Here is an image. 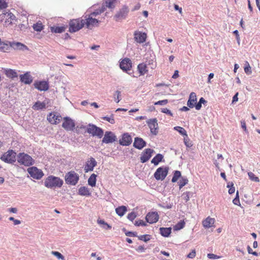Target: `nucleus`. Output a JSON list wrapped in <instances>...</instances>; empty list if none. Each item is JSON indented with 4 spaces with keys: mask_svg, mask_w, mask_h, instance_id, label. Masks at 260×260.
Here are the masks:
<instances>
[{
    "mask_svg": "<svg viewBox=\"0 0 260 260\" xmlns=\"http://www.w3.org/2000/svg\"><path fill=\"white\" fill-rule=\"evenodd\" d=\"M63 183L59 177L50 175L44 181V185L48 188H60Z\"/></svg>",
    "mask_w": 260,
    "mask_h": 260,
    "instance_id": "nucleus-1",
    "label": "nucleus"
},
{
    "mask_svg": "<svg viewBox=\"0 0 260 260\" xmlns=\"http://www.w3.org/2000/svg\"><path fill=\"white\" fill-rule=\"evenodd\" d=\"M17 160L20 165L30 167L35 164V160L29 155L24 152L19 153L17 155Z\"/></svg>",
    "mask_w": 260,
    "mask_h": 260,
    "instance_id": "nucleus-2",
    "label": "nucleus"
},
{
    "mask_svg": "<svg viewBox=\"0 0 260 260\" xmlns=\"http://www.w3.org/2000/svg\"><path fill=\"white\" fill-rule=\"evenodd\" d=\"M84 22L85 20L81 18L70 20L69 31L71 33L78 31L84 26Z\"/></svg>",
    "mask_w": 260,
    "mask_h": 260,
    "instance_id": "nucleus-3",
    "label": "nucleus"
},
{
    "mask_svg": "<svg viewBox=\"0 0 260 260\" xmlns=\"http://www.w3.org/2000/svg\"><path fill=\"white\" fill-rule=\"evenodd\" d=\"M86 132L92 136H96L101 138L104 135V131L102 128L98 127L93 124H89L86 128Z\"/></svg>",
    "mask_w": 260,
    "mask_h": 260,
    "instance_id": "nucleus-4",
    "label": "nucleus"
},
{
    "mask_svg": "<svg viewBox=\"0 0 260 260\" xmlns=\"http://www.w3.org/2000/svg\"><path fill=\"white\" fill-rule=\"evenodd\" d=\"M16 153L13 150H9L3 154L1 159L5 162L8 164H14L16 160Z\"/></svg>",
    "mask_w": 260,
    "mask_h": 260,
    "instance_id": "nucleus-5",
    "label": "nucleus"
},
{
    "mask_svg": "<svg viewBox=\"0 0 260 260\" xmlns=\"http://www.w3.org/2000/svg\"><path fill=\"white\" fill-rule=\"evenodd\" d=\"M79 176L74 171L68 172L65 176V181L67 184L75 185L78 182Z\"/></svg>",
    "mask_w": 260,
    "mask_h": 260,
    "instance_id": "nucleus-6",
    "label": "nucleus"
},
{
    "mask_svg": "<svg viewBox=\"0 0 260 260\" xmlns=\"http://www.w3.org/2000/svg\"><path fill=\"white\" fill-rule=\"evenodd\" d=\"M128 13V7L124 5L115 15L114 19L117 22L121 21L127 18Z\"/></svg>",
    "mask_w": 260,
    "mask_h": 260,
    "instance_id": "nucleus-7",
    "label": "nucleus"
},
{
    "mask_svg": "<svg viewBox=\"0 0 260 260\" xmlns=\"http://www.w3.org/2000/svg\"><path fill=\"white\" fill-rule=\"evenodd\" d=\"M169 168L160 167L157 169L154 174V177L157 180H163L168 174Z\"/></svg>",
    "mask_w": 260,
    "mask_h": 260,
    "instance_id": "nucleus-8",
    "label": "nucleus"
},
{
    "mask_svg": "<svg viewBox=\"0 0 260 260\" xmlns=\"http://www.w3.org/2000/svg\"><path fill=\"white\" fill-rule=\"evenodd\" d=\"M27 172L34 179L39 180L44 176L43 171L36 167H31L27 169Z\"/></svg>",
    "mask_w": 260,
    "mask_h": 260,
    "instance_id": "nucleus-9",
    "label": "nucleus"
},
{
    "mask_svg": "<svg viewBox=\"0 0 260 260\" xmlns=\"http://www.w3.org/2000/svg\"><path fill=\"white\" fill-rule=\"evenodd\" d=\"M84 18V25H85L87 28L91 29L93 27L98 26L100 21L97 19L93 18V17L88 14H86Z\"/></svg>",
    "mask_w": 260,
    "mask_h": 260,
    "instance_id": "nucleus-10",
    "label": "nucleus"
},
{
    "mask_svg": "<svg viewBox=\"0 0 260 260\" xmlns=\"http://www.w3.org/2000/svg\"><path fill=\"white\" fill-rule=\"evenodd\" d=\"M117 140V137L114 133L111 131H106L102 142L103 143L109 144L116 141Z\"/></svg>",
    "mask_w": 260,
    "mask_h": 260,
    "instance_id": "nucleus-11",
    "label": "nucleus"
},
{
    "mask_svg": "<svg viewBox=\"0 0 260 260\" xmlns=\"http://www.w3.org/2000/svg\"><path fill=\"white\" fill-rule=\"evenodd\" d=\"M147 123L150 129L151 133L156 136L158 134V125L156 118L150 119L147 121Z\"/></svg>",
    "mask_w": 260,
    "mask_h": 260,
    "instance_id": "nucleus-12",
    "label": "nucleus"
},
{
    "mask_svg": "<svg viewBox=\"0 0 260 260\" xmlns=\"http://www.w3.org/2000/svg\"><path fill=\"white\" fill-rule=\"evenodd\" d=\"M154 152L153 149L150 148L145 149L142 153L140 156V161L142 163H145L149 160Z\"/></svg>",
    "mask_w": 260,
    "mask_h": 260,
    "instance_id": "nucleus-13",
    "label": "nucleus"
},
{
    "mask_svg": "<svg viewBox=\"0 0 260 260\" xmlns=\"http://www.w3.org/2000/svg\"><path fill=\"white\" fill-rule=\"evenodd\" d=\"M15 16L13 13L10 12L3 13L2 14L0 15V21H3L5 20V22L6 23H8L9 24H11V21L15 20Z\"/></svg>",
    "mask_w": 260,
    "mask_h": 260,
    "instance_id": "nucleus-14",
    "label": "nucleus"
},
{
    "mask_svg": "<svg viewBox=\"0 0 260 260\" xmlns=\"http://www.w3.org/2000/svg\"><path fill=\"white\" fill-rule=\"evenodd\" d=\"M120 69L127 73L130 71L132 68V63L131 60L128 58H125L120 62Z\"/></svg>",
    "mask_w": 260,
    "mask_h": 260,
    "instance_id": "nucleus-15",
    "label": "nucleus"
},
{
    "mask_svg": "<svg viewBox=\"0 0 260 260\" xmlns=\"http://www.w3.org/2000/svg\"><path fill=\"white\" fill-rule=\"evenodd\" d=\"M62 126L67 131H72L75 126L74 121L69 117L64 118V121Z\"/></svg>",
    "mask_w": 260,
    "mask_h": 260,
    "instance_id": "nucleus-16",
    "label": "nucleus"
},
{
    "mask_svg": "<svg viewBox=\"0 0 260 260\" xmlns=\"http://www.w3.org/2000/svg\"><path fill=\"white\" fill-rule=\"evenodd\" d=\"M34 85L35 88L40 91H47L49 87L48 82L46 81H36Z\"/></svg>",
    "mask_w": 260,
    "mask_h": 260,
    "instance_id": "nucleus-17",
    "label": "nucleus"
},
{
    "mask_svg": "<svg viewBox=\"0 0 260 260\" xmlns=\"http://www.w3.org/2000/svg\"><path fill=\"white\" fill-rule=\"evenodd\" d=\"M159 218V215L156 212H152L148 213L145 219L147 222L149 223H153L156 222Z\"/></svg>",
    "mask_w": 260,
    "mask_h": 260,
    "instance_id": "nucleus-18",
    "label": "nucleus"
},
{
    "mask_svg": "<svg viewBox=\"0 0 260 260\" xmlns=\"http://www.w3.org/2000/svg\"><path fill=\"white\" fill-rule=\"evenodd\" d=\"M132 142V138L128 133H124L121 139L119 140V144L122 146H129Z\"/></svg>",
    "mask_w": 260,
    "mask_h": 260,
    "instance_id": "nucleus-19",
    "label": "nucleus"
},
{
    "mask_svg": "<svg viewBox=\"0 0 260 260\" xmlns=\"http://www.w3.org/2000/svg\"><path fill=\"white\" fill-rule=\"evenodd\" d=\"M97 165V162L93 157H90L88 160L84 167V171L85 173L93 171L94 168Z\"/></svg>",
    "mask_w": 260,
    "mask_h": 260,
    "instance_id": "nucleus-20",
    "label": "nucleus"
},
{
    "mask_svg": "<svg viewBox=\"0 0 260 260\" xmlns=\"http://www.w3.org/2000/svg\"><path fill=\"white\" fill-rule=\"evenodd\" d=\"M133 146L135 148L141 150L146 146V142L141 138L136 137L134 139Z\"/></svg>",
    "mask_w": 260,
    "mask_h": 260,
    "instance_id": "nucleus-21",
    "label": "nucleus"
},
{
    "mask_svg": "<svg viewBox=\"0 0 260 260\" xmlns=\"http://www.w3.org/2000/svg\"><path fill=\"white\" fill-rule=\"evenodd\" d=\"M147 38V35L145 32L141 31H135L134 33L135 40L138 43H143L145 42Z\"/></svg>",
    "mask_w": 260,
    "mask_h": 260,
    "instance_id": "nucleus-22",
    "label": "nucleus"
},
{
    "mask_svg": "<svg viewBox=\"0 0 260 260\" xmlns=\"http://www.w3.org/2000/svg\"><path fill=\"white\" fill-rule=\"evenodd\" d=\"M61 119V116L59 114H56L54 113H50L47 116V120L53 124L58 123Z\"/></svg>",
    "mask_w": 260,
    "mask_h": 260,
    "instance_id": "nucleus-23",
    "label": "nucleus"
},
{
    "mask_svg": "<svg viewBox=\"0 0 260 260\" xmlns=\"http://www.w3.org/2000/svg\"><path fill=\"white\" fill-rule=\"evenodd\" d=\"M19 78L20 81L25 84H30L33 80L32 77L28 72L20 75Z\"/></svg>",
    "mask_w": 260,
    "mask_h": 260,
    "instance_id": "nucleus-24",
    "label": "nucleus"
},
{
    "mask_svg": "<svg viewBox=\"0 0 260 260\" xmlns=\"http://www.w3.org/2000/svg\"><path fill=\"white\" fill-rule=\"evenodd\" d=\"M197 99L196 93L192 92L190 93L189 99L187 102V106L190 108H192L194 107V104L197 102Z\"/></svg>",
    "mask_w": 260,
    "mask_h": 260,
    "instance_id": "nucleus-25",
    "label": "nucleus"
},
{
    "mask_svg": "<svg viewBox=\"0 0 260 260\" xmlns=\"http://www.w3.org/2000/svg\"><path fill=\"white\" fill-rule=\"evenodd\" d=\"M48 100H45L43 102L40 101L36 102L32 106V109L35 110H40L46 108V105L48 103Z\"/></svg>",
    "mask_w": 260,
    "mask_h": 260,
    "instance_id": "nucleus-26",
    "label": "nucleus"
},
{
    "mask_svg": "<svg viewBox=\"0 0 260 260\" xmlns=\"http://www.w3.org/2000/svg\"><path fill=\"white\" fill-rule=\"evenodd\" d=\"M105 6L103 5L101 8L96 9L94 11H92V8H90L88 10L87 12L90 13L89 15H90L92 17H96V16L103 13L105 11Z\"/></svg>",
    "mask_w": 260,
    "mask_h": 260,
    "instance_id": "nucleus-27",
    "label": "nucleus"
},
{
    "mask_svg": "<svg viewBox=\"0 0 260 260\" xmlns=\"http://www.w3.org/2000/svg\"><path fill=\"white\" fill-rule=\"evenodd\" d=\"M10 46L15 50H28V48L26 46L19 42H13L11 44Z\"/></svg>",
    "mask_w": 260,
    "mask_h": 260,
    "instance_id": "nucleus-28",
    "label": "nucleus"
},
{
    "mask_svg": "<svg viewBox=\"0 0 260 260\" xmlns=\"http://www.w3.org/2000/svg\"><path fill=\"white\" fill-rule=\"evenodd\" d=\"M214 221L215 220L214 218L208 217L203 221L202 224L204 228L208 229L212 226L214 223Z\"/></svg>",
    "mask_w": 260,
    "mask_h": 260,
    "instance_id": "nucleus-29",
    "label": "nucleus"
},
{
    "mask_svg": "<svg viewBox=\"0 0 260 260\" xmlns=\"http://www.w3.org/2000/svg\"><path fill=\"white\" fill-rule=\"evenodd\" d=\"M78 194L82 196L89 197L91 193L88 187L86 186H81L78 189Z\"/></svg>",
    "mask_w": 260,
    "mask_h": 260,
    "instance_id": "nucleus-30",
    "label": "nucleus"
},
{
    "mask_svg": "<svg viewBox=\"0 0 260 260\" xmlns=\"http://www.w3.org/2000/svg\"><path fill=\"white\" fill-rule=\"evenodd\" d=\"M160 234L165 237H168L171 233V228H160Z\"/></svg>",
    "mask_w": 260,
    "mask_h": 260,
    "instance_id": "nucleus-31",
    "label": "nucleus"
},
{
    "mask_svg": "<svg viewBox=\"0 0 260 260\" xmlns=\"http://www.w3.org/2000/svg\"><path fill=\"white\" fill-rule=\"evenodd\" d=\"M164 156L160 153L157 154L151 160V162L155 166H157L158 164L162 161Z\"/></svg>",
    "mask_w": 260,
    "mask_h": 260,
    "instance_id": "nucleus-32",
    "label": "nucleus"
},
{
    "mask_svg": "<svg viewBox=\"0 0 260 260\" xmlns=\"http://www.w3.org/2000/svg\"><path fill=\"white\" fill-rule=\"evenodd\" d=\"M127 207L125 206H119L116 208V213L120 217L123 216L127 211Z\"/></svg>",
    "mask_w": 260,
    "mask_h": 260,
    "instance_id": "nucleus-33",
    "label": "nucleus"
},
{
    "mask_svg": "<svg viewBox=\"0 0 260 260\" xmlns=\"http://www.w3.org/2000/svg\"><path fill=\"white\" fill-rule=\"evenodd\" d=\"M137 69L140 75H144L148 72L146 64L143 63L139 64Z\"/></svg>",
    "mask_w": 260,
    "mask_h": 260,
    "instance_id": "nucleus-34",
    "label": "nucleus"
},
{
    "mask_svg": "<svg viewBox=\"0 0 260 260\" xmlns=\"http://www.w3.org/2000/svg\"><path fill=\"white\" fill-rule=\"evenodd\" d=\"M5 74L8 77L12 79L17 77L18 76L17 72L12 69L5 70Z\"/></svg>",
    "mask_w": 260,
    "mask_h": 260,
    "instance_id": "nucleus-35",
    "label": "nucleus"
},
{
    "mask_svg": "<svg viewBox=\"0 0 260 260\" xmlns=\"http://www.w3.org/2000/svg\"><path fill=\"white\" fill-rule=\"evenodd\" d=\"M52 32L62 33L65 31L66 27L64 26H52L50 28Z\"/></svg>",
    "mask_w": 260,
    "mask_h": 260,
    "instance_id": "nucleus-36",
    "label": "nucleus"
},
{
    "mask_svg": "<svg viewBox=\"0 0 260 260\" xmlns=\"http://www.w3.org/2000/svg\"><path fill=\"white\" fill-rule=\"evenodd\" d=\"M96 175H95V174H92L91 175V176L88 179V184L89 185H90L91 187H94L95 186L96 181Z\"/></svg>",
    "mask_w": 260,
    "mask_h": 260,
    "instance_id": "nucleus-37",
    "label": "nucleus"
},
{
    "mask_svg": "<svg viewBox=\"0 0 260 260\" xmlns=\"http://www.w3.org/2000/svg\"><path fill=\"white\" fill-rule=\"evenodd\" d=\"M33 29L36 31L40 32L44 29V25L41 21H38L32 25Z\"/></svg>",
    "mask_w": 260,
    "mask_h": 260,
    "instance_id": "nucleus-38",
    "label": "nucleus"
},
{
    "mask_svg": "<svg viewBox=\"0 0 260 260\" xmlns=\"http://www.w3.org/2000/svg\"><path fill=\"white\" fill-rule=\"evenodd\" d=\"M188 180L186 177H182L181 179L178 182V185L179 186V188H182L184 186L186 185L188 183Z\"/></svg>",
    "mask_w": 260,
    "mask_h": 260,
    "instance_id": "nucleus-39",
    "label": "nucleus"
},
{
    "mask_svg": "<svg viewBox=\"0 0 260 260\" xmlns=\"http://www.w3.org/2000/svg\"><path fill=\"white\" fill-rule=\"evenodd\" d=\"M181 173L179 171H175L173 172V176L172 179V182L174 183L176 182L179 178H181Z\"/></svg>",
    "mask_w": 260,
    "mask_h": 260,
    "instance_id": "nucleus-40",
    "label": "nucleus"
},
{
    "mask_svg": "<svg viewBox=\"0 0 260 260\" xmlns=\"http://www.w3.org/2000/svg\"><path fill=\"white\" fill-rule=\"evenodd\" d=\"M174 129L178 132V133L181 135L185 136L186 137H187L186 131L184 128L181 126H177L174 127Z\"/></svg>",
    "mask_w": 260,
    "mask_h": 260,
    "instance_id": "nucleus-41",
    "label": "nucleus"
},
{
    "mask_svg": "<svg viewBox=\"0 0 260 260\" xmlns=\"http://www.w3.org/2000/svg\"><path fill=\"white\" fill-rule=\"evenodd\" d=\"M121 96V91L119 90H116L115 92L113 94V98L114 99V101L117 103H119L120 101L121 100L120 99Z\"/></svg>",
    "mask_w": 260,
    "mask_h": 260,
    "instance_id": "nucleus-42",
    "label": "nucleus"
},
{
    "mask_svg": "<svg viewBox=\"0 0 260 260\" xmlns=\"http://www.w3.org/2000/svg\"><path fill=\"white\" fill-rule=\"evenodd\" d=\"M248 175L249 179L254 182H258L259 181V178L256 177L252 172H248Z\"/></svg>",
    "mask_w": 260,
    "mask_h": 260,
    "instance_id": "nucleus-43",
    "label": "nucleus"
},
{
    "mask_svg": "<svg viewBox=\"0 0 260 260\" xmlns=\"http://www.w3.org/2000/svg\"><path fill=\"white\" fill-rule=\"evenodd\" d=\"M10 46L6 43L1 42L0 43V50L3 52H6L8 50Z\"/></svg>",
    "mask_w": 260,
    "mask_h": 260,
    "instance_id": "nucleus-44",
    "label": "nucleus"
},
{
    "mask_svg": "<svg viewBox=\"0 0 260 260\" xmlns=\"http://www.w3.org/2000/svg\"><path fill=\"white\" fill-rule=\"evenodd\" d=\"M184 225L185 222L183 221H180L174 226V229L175 230H180L183 229Z\"/></svg>",
    "mask_w": 260,
    "mask_h": 260,
    "instance_id": "nucleus-45",
    "label": "nucleus"
},
{
    "mask_svg": "<svg viewBox=\"0 0 260 260\" xmlns=\"http://www.w3.org/2000/svg\"><path fill=\"white\" fill-rule=\"evenodd\" d=\"M115 1L116 0H106V7H108L109 8L113 9L115 7V6L114 5V3Z\"/></svg>",
    "mask_w": 260,
    "mask_h": 260,
    "instance_id": "nucleus-46",
    "label": "nucleus"
},
{
    "mask_svg": "<svg viewBox=\"0 0 260 260\" xmlns=\"http://www.w3.org/2000/svg\"><path fill=\"white\" fill-rule=\"evenodd\" d=\"M227 187L229 188V194H233L235 192V188L234 186V184L233 182H229L227 184Z\"/></svg>",
    "mask_w": 260,
    "mask_h": 260,
    "instance_id": "nucleus-47",
    "label": "nucleus"
},
{
    "mask_svg": "<svg viewBox=\"0 0 260 260\" xmlns=\"http://www.w3.org/2000/svg\"><path fill=\"white\" fill-rule=\"evenodd\" d=\"M122 231L125 233V235L128 237H138L137 232L127 231L124 228L122 229Z\"/></svg>",
    "mask_w": 260,
    "mask_h": 260,
    "instance_id": "nucleus-48",
    "label": "nucleus"
},
{
    "mask_svg": "<svg viewBox=\"0 0 260 260\" xmlns=\"http://www.w3.org/2000/svg\"><path fill=\"white\" fill-rule=\"evenodd\" d=\"M137 216V214L135 212H132L128 214L127 216V218L128 220L131 221H133V220L136 218Z\"/></svg>",
    "mask_w": 260,
    "mask_h": 260,
    "instance_id": "nucleus-49",
    "label": "nucleus"
},
{
    "mask_svg": "<svg viewBox=\"0 0 260 260\" xmlns=\"http://www.w3.org/2000/svg\"><path fill=\"white\" fill-rule=\"evenodd\" d=\"M192 194V192L190 191H186L183 193L182 197L185 202H187L189 200L190 196Z\"/></svg>",
    "mask_w": 260,
    "mask_h": 260,
    "instance_id": "nucleus-50",
    "label": "nucleus"
},
{
    "mask_svg": "<svg viewBox=\"0 0 260 260\" xmlns=\"http://www.w3.org/2000/svg\"><path fill=\"white\" fill-rule=\"evenodd\" d=\"M138 239L144 242H147L150 239V235H143L138 236Z\"/></svg>",
    "mask_w": 260,
    "mask_h": 260,
    "instance_id": "nucleus-51",
    "label": "nucleus"
},
{
    "mask_svg": "<svg viewBox=\"0 0 260 260\" xmlns=\"http://www.w3.org/2000/svg\"><path fill=\"white\" fill-rule=\"evenodd\" d=\"M135 225L137 226H146L147 224L143 220L139 219L138 220H136L134 222Z\"/></svg>",
    "mask_w": 260,
    "mask_h": 260,
    "instance_id": "nucleus-52",
    "label": "nucleus"
},
{
    "mask_svg": "<svg viewBox=\"0 0 260 260\" xmlns=\"http://www.w3.org/2000/svg\"><path fill=\"white\" fill-rule=\"evenodd\" d=\"M103 119L108 121L109 123L111 124L115 123V120L113 117V115H112L110 117L105 116L103 118Z\"/></svg>",
    "mask_w": 260,
    "mask_h": 260,
    "instance_id": "nucleus-53",
    "label": "nucleus"
},
{
    "mask_svg": "<svg viewBox=\"0 0 260 260\" xmlns=\"http://www.w3.org/2000/svg\"><path fill=\"white\" fill-rule=\"evenodd\" d=\"M52 253L55 255L58 259H64V257L58 251H52Z\"/></svg>",
    "mask_w": 260,
    "mask_h": 260,
    "instance_id": "nucleus-54",
    "label": "nucleus"
},
{
    "mask_svg": "<svg viewBox=\"0 0 260 260\" xmlns=\"http://www.w3.org/2000/svg\"><path fill=\"white\" fill-rule=\"evenodd\" d=\"M233 203L234 204H235L236 205H240L238 191H237L236 196L233 200Z\"/></svg>",
    "mask_w": 260,
    "mask_h": 260,
    "instance_id": "nucleus-55",
    "label": "nucleus"
},
{
    "mask_svg": "<svg viewBox=\"0 0 260 260\" xmlns=\"http://www.w3.org/2000/svg\"><path fill=\"white\" fill-rule=\"evenodd\" d=\"M184 143L187 147L190 148L192 146V142L188 138V137L187 138L184 139Z\"/></svg>",
    "mask_w": 260,
    "mask_h": 260,
    "instance_id": "nucleus-56",
    "label": "nucleus"
},
{
    "mask_svg": "<svg viewBox=\"0 0 260 260\" xmlns=\"http://www.w3.org/2000/svg\"><path fill=\"white\" fill-rule=\"evenodd\" d=\"M246 63H247V66L245 67L244 71L246 73V74H247V75H250L252 73L251 70V67L249 66L248 62H246Z\"/></svg>",
    "mask_w": 260,
    "mask_h": 260,
    "instance_id": "nucleus-57",
    "label": "nucleus"
},
{
    "mask_svg": "<svg viewBox=\"0 0 260 260\" xmlns=\"http://www.w3.org/2000/svg\"><path fill=\"white\" fill-rule=\"evenodd\" d=\"M161 112L162 113L168 114V115H170L171 116H173V114L172 113V112L170 110H169L168 109H167L166 108H161Z\"/></svg>",
    "mask_w": 260,
    "mask_h": 260,
    "instance_id": "nucleus-58",
    "label": "nucleus"
},
{
    "mask_svg": "<svg viewBox=\"0 0 260 260\" xmlns=\"http://www.w3.org/2000/svg\"><path fill=\"white\" fill-rule=\"evenodd\" d=\"M168 103V100L158 101L154 103L155 105H165Z\"/></svg>",
    "mask_w": 260,
    "mask_h": 260,
    "instance_id": "nucleus-59",
    "label": "nucleus"
},
{
    "mask_svg": "<svg viewBox=\"0 0 260 260\" xmlns=\"http://www.w3.org/2000/svg\"><path fill=\"white\" fill-rule=\"evenodd\" d=\"M8 7L7 3L4 0H0V9H6Z\"/></svg>",
    "mask_w": 260,
    "mask_h": 260,
    "instance_id": "nucleus-60",
    "label": "nucleus"
},
{
    "mask_svg": "<svg viewBox=\"0 0 260 260\" xmlns=\"http://www.w3.org/2000/svg\"><path fill=\"white\" fill-rule=\"evenodd\" d=\"M207 257L209 259H218L220 258V256H219L217 255H215L214 254H213V253H208L207 254Z\"/></svg>",
    "mask_w": 260,
    "mask_h": 260,
    "instance_id": "nucleus-61",
    "label": "nucleus"
},
{
    "mask_svg": "<svg viewBox=\"0 0 260 260\" xmlns=\"http://www.w3.org/2000/svg\"><path fill=\"white\" fill-rule=\"evenodd\" d=\"M98 222L101 224H104L107 226L106 229H111V226L109 225L107 223H106L104 220H98Z\"/></svg>",
    "mask_w": 260,
    "mask_h": 260,
    "instance_id": "nucleus-62",
    "label": "nucleus"
},
{
    "mask_svg": "<svg viewBox=\"0 0 260 260\" xmlns=\"http://www.w3.org/2000/svg\"><path fill=\"white\" fill-rule=\"evenodd\" d=\"M9 220L13 221L14 222V225H18L21 223V221L18 219H15L13 217H10L9 218Z\"/></svg>",
    "mask_w": 260,
    "mask_h": 260,
    "instance_id": "nucleus-63",
    "label": "nucleus"
},
{
    "mask_svg": "<svg viewBox=\"0 0 260 260\" xmlns=\"http://www.w3.org/2000/svg\"><path fill=\"white\" fill-rule=\"evenodd\" d=\"M196 256V250H192L187 255V257L189 258H193Z\"/></svg>",
    "mask_w": 260,
    "mask_h": 260,
    "instance_id": "nucleus-64",
    "label": "nucleus"
}]
</instances>
